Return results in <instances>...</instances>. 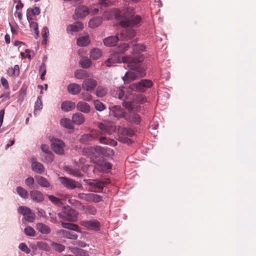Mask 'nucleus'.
<instances>
[{"instance_id": "52", "label": "nucleus", "mask_w": 256, "mask_h": 256, "mask_svg": "<svg viewBox=\"0 0 256 256\" xmlns=\"http://www.w3.org/2000/svg\"><path fill=\"white\" fill-rule=\"evenodd\" d=\"M18 248L23 252H24L26 254H29L30 250L28 248V246L25 243L22 242L19 244Z\"/></svg>"}, {"instance_id": "2", "label": "nucleus", "mask_w": 256, "mask_h": 256, "mask_svg": "<svg viewBox=\"0 0 256 256\" xmlns=\"http://www.w3.org/2000/svg\"><path fill=\"white\" fill-rule=\"evenodd\" d=\"M118 20L120 25L123 28L120 34V38L122 40H128L134 38L136 34L135 30L132 27L138 26L140 24L142 18L140 16L135 14L132 12L128 10L122 16L120 12L116 13V16Z\"/></svg>"}, {"instance_id": "15", "label": "nucleus", "mask_w": 256, "mask_h": 256, "mask_svg": "<svg viewBox=\"0 0 256 256\" xmlns=\"http://www.w3.org/2000/svg\"><path fill=\"white\" fill-rule=\"evenodd\" d=\"M81 224L89 230H98L100 227V222L96 220H83Z\"/></svg>"}, {"instance_id": "53", "label": "nucleus", "mask_w": 256, "mask_h": 256, "mask_svg": "<svg viewBox=\"0 0 256 256\" xmlns=\"http://www.w3.org/2000/svg\"><path fill=\"white\" fill-rule=\"evenodd\" d=\"M42 35L43 38L44 39V40H47V38L49 36V30L47 27L44 26L42 28Z\"/></svg>"}, {"instance_id": "29", "label": "nucleus", "mask_w": 256, "mask_h": 256, "mask_svg": "<svg viewBox=\"0 0 256 256\" xmlns=\"http://www.w3.org/2000/svg\"><path fill=\"white\" fill-rule=\"evenodd\" d=\"M76 107V104L71 101H66L63 102L61 105L62 110L64 112H69L74 109Z\"/></svg>"}, {"instance_id": "40", "label": "nucleus", "mask_w": 256, "mask_h": 256, "mask_svg": "<svg viewBox=\"0 0 256 256\" xmlns=\"http://www.w3.org/2000/svg\"><path fill=\"white\" fill-rule=\"evenodd\" d=\"M94 106L96 110L99 112H102L106 108V106L100 100H94Z\"/></svg>"}, {"instance_id": "57", "label": "nucleus", "mask_w": 256, "mask_h": 256, "mask_svg": "<svg viewBox=\"0 0 256 256\" xmlns=\"http://www.w3.org/2000/svg\"><path fill=\"white\" fill-rule=\"evenodd\" d=\"M28 10H29V12H32V14H33L34 16L38 15L40 12V8L37 6H36L32 9H30V10L28 9Z\"/></svg>"}, {"instance_id": "17", "label": "nucleus", "mask_w": 256, "mask_h": 256, "mask_svg": "<svg viewBox=\"0 0 256 256\" xmlns=\"http://www.w3.org/2000/svg\"><path fill=\"white\" fill-rule=\"evenodd\" d=\"M96 150L98 152L99 154L104 158H108L114 155V150L108 148H102L101 146H98L96 148Z\"/></svg>"}, {"instance_id": "18", "label": "nucleus", "mask_w": 256, "mask_h": 256, "mask_svg": "<svg viewBox=\"0 0 256 256\" xmlns=\"http://www.w3.org/2000/svg\"><path fill=\"white\" fill-rule=\"evenodd\" d=\"M130 93L124 86L119 87L116 90L114 96L123 101L128 98Z\"/></svg>"}, {"instance_id": "9", "label": "nucleus", "mask_w": 256, "mask_h": 256, "mask_svg": "<svg viewBox=\"0 0 256 256\" xmlns=\"http://www.w3.org/2000/svg\"><path fill=\"white\" fill-rule=\"evenodd\" d=\"M78 198L89 202L97 203L102 200V196L92 193H80L78 195Z\"/></svg>"}, {"instance_id": "31", "label": "nucleus", "mask_w": 256, "mask_h": 256, "mask_svg": "<svg viewBox=\"0 0 256 256\" xmlns=\"http://www.w3.org/2000/svg\"><path fill=\"white\" fill-rule=\"evenodd\" d=\"M102 22V18L100 16H96L90 20L88 24L90 28H95L99 26Z\"/></svg>"}, {"instance_id": "25", "label": "nucleus", "mask_w": 256, "mask_h": 256, "mask_svg": "<svg viewBox=\"0 0 256 256\" xmlns=\"http://www.w3.org/2000/svg\"><path fill=\"white\" fill-rule=\"evenodd\" d=\"M36 228L39 232L43 234H50L51 232L50 228L42 222L36 224Z\"/></svg>"}, {"instance_id": "61", "label": "nucleus", "mask_w": 256, "mask_h": 256, "mask_svg": "<svg viewBox=\"0 0 256 256\" xmlns=\"http://www.w3.org/2000/svg\"><path fill=\"white\" fill-rule=\"evenodd\" d=\"M102 167L104 168V170H108L112 169V164L108 162H104L102 164Z\"/></svg>"}, {"instance_id": "44", "label": "nucleus", "mask_w": 256, "mask_h": 256, "mask_svg": "<svg viewBox=\"0 0 256 256\" xmlns=\"http://www.w3.org/2000/svg\"><path fill=\"white\" fill-rule=\"evenodd\" d=\"M80 63L82 67L84 68H90L92 64L91 60L88 58L81 60Z\"/></svg>"}, {"instance_id": "63", "label": "nucleus", "mask_w": 256, "mask_h": 256, "mask_svg": "<svg viewBox=\"0 0 256 256\" xmlns=\"http://www.w3.org/2000/svg\"><path fill=\"white\" fill-rule=\"evenodd\" d=\"M5 42H6L8 44L10 43V36L8 34H6L4 36Z\"/></svg>"}, {"instance_id": "50", "label": "nucleus", "mask_w": 256, "mask_h": 256, "mask_svg": "<svg viewBox=\"0 0 256 256\" xmlns=\"http://www.w3.org/2000/svg\"><path fill=\"white\" fill-rule=\"evenodd\" d=\"M80 98L86 101H90L92 100V96L88 92H83L80 94Z\"/></svg>"}, {"instance_id": "6", "label": "nucleus", "mask_w": 256, "mask_h": 256, "mask_svg": "<svg viewBox=\"0 0 256 256\" xmlns=\"http://www.w3.org/2000/svg\"><path fill=\"white\" fill-rule=\"evenodd\" d=\"M58 214L60 218L68 222H76L78 218V213L69 206H64Z\"/></svg>"}, {"instance_id": "49", "label": "nucleus", "mask_w": 256, "mask_h": 256, "mask_svg": "<svg viewBox=\"0 0 256 256\" xmlns=\"http://www.w3.org/2000/svg\"><path fill=\"white\" fill-rule=\"evenodd\" d=\"M24 232L27 236H32L35 234L34 230L31 226H27L24 228Z\"/></svg>"}, {"instance_id": "43", "label": "nucleus", "mask_w": 256, "mask_h": 256, "mask_svg": "<svg viewBox=\"0 0 256 256\" xmlns=\"http://www.w3.org/2000/svg\"><path fill=\"white\" fill-rule=\"evenodd\" d=\"M25 184L30 189H34L35 188L34 186V180L32 176H29L25 180Z\"/></svg>"}, {"instance_id": "23", "label": "nucleus", "mask_w": 256, "mask_h": 256, "mask_svg": "<svg viewBox=\"0 0 256 256\" xmlns=\"http://www.w3.org/2000/svg\"><path fill=\"white\" fill-rule=\"evenodd\" d=\"M30 196L31 198L37 202H40L44 200V194L37 190H32L30 192Z\"/></svg>"}, {"instance_id": "10", "label": "nucleus", "mask_w": 256, "mask_h": 256, "mask_svg": "<svg viewBox=\"0 0 256 256\" xmlns=\"http://www.w3.org/2000/svg\"><path fill=\"white\" fill-rule=\"evenodd\" d=\"M110 116L117 118H124L126 112L120 106L113 105L109 107Z\"/></svg>"}, {"instance_id": "34", "label": "nucleus", "mask_w": 256, "mask_h": 256, "mask_svg": "<svg viewBox=\"0 0 256 256\" xmlns=\"http://www.w3.org/2000/svg\"><path fill=\"white\" fill-rule=\"evenodd\" d=\"M26 18L28 20V21L29 22L30 30L32 31H36L38 30V24L37 22L33 21V19L32 18H31L29 14V10H27L26 12Z\"/></svg>"}, {"instance_id": "4", "label": "nucleus", "mask_w": 256, "mask_h": 256, "mask_svg": "<svg viewBox=\"0 0 256 256\" xmlns=\"http://www.w3.org/2000/svg\"><path fill=\"white\" fill-rule=\"evenodd\" d=\"M129 48H132V56H136L141 54L140 52L145 50V46L142 44H137V40L136 39L130 42V44L122 43L119 45L116 48V52L120 54H124Z\"/></svg>"}, {"instance_id": "3", "label": "nucleus", "mask_w": 256, "mask_h": 256, "mask_svg": "<svg viewBox=\"0 0 256 256\" xmlns=\"http://www.w3.org/2000/svg\"><path fill=\"white\" fill-rule=\"evenodd\" d=\"M98 127L100 130H92L90 134L81 136L79 139L80 142L84 144H90L94 140H98L102 144L116 146L117 142L108 136L112 134L110 128L103 123H99Z\"/></svg>"}, {"instance_id": "28", "label": "nucleus", "mask_w": 256, "mask_h": 256, "mask_svg": "<svg viewBox=\"0 0 256 256\" xmlns=\"http://www.w3.org/2000/svg\"><path fill=\"white\" fill-rule=\"evenodd\" d=\"M65 170L68 174L72 176L78 178L82 176V174L78 168H74L70 166H66Z\"/></svg>"}, {"instance_id": "59", "label": "nucleus", "mask_w": 256, "mask_h": 256, "mask_svg": "<svg viewBox=\"0 0 256 256\" xmlns=\"http://www.w3.org/2000/svg\"><path fill=\"white\" fill-rule=\"evenodd\" d=\"M49 215L50 216V221L54 224H56L57 222V219L56 214H52L51 212L49 213Z\"/></svg>"}, {"instance_id": "47", "label": "nucleus", "mask_w": 256, "mask_h": 256, "mask_svg": "<svg viewBox=\"0 0 256 256\" xmlns=\"http://www.w3.org/2000/svg\"><path fill=\"white\" fill-rule=\"evenodd\" d=\"M122 132L124 136H132L134 134V132L130 128H124L122 130Z\"/></svg>"}, {"instance_id": "46", "label": "nucleus", "mask_w": 256, "mask_h": 256, "mask_svg": "<svg viewBox=\"0 0 256 256\" xmlns=\"http://www.w3.org/2000/svg\"><path fill=\"white\" fill-rule=\"evenodd\" d=\"M39 72L40 73V79L42 80H44V76L46 74V66L45 64L42 62L39 68Z\"/></svg>"}, {"instance_id": "55", "label": "nucleus", "mask_w": 256, "mask_h": 256, "mask_svg": "<svg viewBox=\"0 0 256 256\" xmlns=\"http://www.w3.org/2000/svg\"><path fill=\"white\" fill-rule=\"evenodd\" d=\"M40 148L42 152L44 153V154H48L52 152L50 150L49 146L46 144H42L40 146Z\"/></svg>"}, {"instance_id": "27", "label": "nucleus", "mask_w": 256, "mask_h": 256, "mask_svg": "<svg viewBox=\"0 0 256 256\" xmlns=\"http://www.w3.org/2000/svg\"><path fill=\"white\" fill-rule=\"evenodd\" d=\"M68 90L69 93L73 95H76L80 92L81 88L79 84L73 83L68 86Z\"/></svg>"}, {"instance_id": "51", "label": "nucleus", "mask_w": 256, "mask_h": 256, "mask_svg": "<svg viewBox=\"0 0 256 256\" xmlns=\"http://www.w3.org/2000/svg\"><path fill=\"white\" fill-rule=\"evenodd\" d=\"M122 105L123 106L126 108V109H128L129 110H132L134 107L132 106V101H126L124 100L122 102Z\"/></svg>"}, {"instance_id": "26", "label": "nucleus", "mask_w": 256, "mask_h": 256, "mask_svg": "<svg viewBox=\"0 0 256 256\" xmlns=\"http://www.w3.org/2000/svg\"><path fill=\"white\" fill-rule=\"evenodd\" d=\"M76 108L78 110L86 114L88 113L90 110V105L84 102H78L76 104Z\"/></svg>"}, {"instance_id": "13", "label": "nucleus", "mask_w": 256, "mask_h": 256, "mask_svg": "<svg viewBox=\"0 0 256 256\" xmlns=\"http://www.w3.org/2000/svg\"><path fill=\"white\" fill-rule=\"evenodd\" d=\"M31 168L33 172L38 174H42L44 172L45 168L44 165L38 162L35 157L30 159Z\"/></svg>"}, {"instance_id": "22", "label": "nucleus", "mask_w": 256, "mask_h": 256, "mask_svg": "<svg viewBox=\"0 0 256 256\" xmlns=\"http://www.w3.org/2000/svg\"><path fill=\"white\" fill-rule=\"evenodd\" d=\"M88 184L91 186L100 190H92V192H100L105 186L106 182L98 180H92L89 182Z\"/></svg>"}, {"instance_id": "48", "label": "nucleus", "mask_w": 256, "mask_h": 256, "mask_svg": "<svg viewBox=\"0 0 256 256\" xmlns=\"http://www.w3.org/2000/svg\"><path fill=\"white\" fill-rule=\"evenodd\" d=\"M37 246L41 250L48 251L50 250L49 246L44 242H38L36 244Z\"/></svg>"}, {"instance_id": "14", "label": "nucleus", "mask_w": 256, "mask_h": 256, "mask_svg": "<svg viewBox=\"0 0 256 256\" xmlns=\"http://www.w3.org/2000/svg\"><path fill=\"white\" fill-rule=\"evenodd\" d=\"M18 212L22 214L27 221L30 222H34V217L30 208L25 206H21L18 208Z\"/></svg>"}, {"instance_id": "16", "label": "nucleus", "mask_w": 256, "mask_h": 256, "mask_svg": "<svg viewBox=\"0 0 256 256\" xmlns=\"http://www.w3.org/2000/svg\"><path fill=\"white\" fill-rule=\"evenodd\" d=\"M97 84L98 83L96 80L91 78H88L84 80L82 86L84 90L88 92L94 90Z\"/></svg>"}, {"instance_id": "42", "label": "nucleus", "mask_w": 256, "mask_h": 256, "mask_svg": "<svg viewBox=\"0 0 256 256\" xmlns=\"http://www.w3.org/2000/svg\"><path fill=\"white\" fill-rule=\"evenodd\" d=\"M51 246L54 250L59 252L64 251L65 248L64 245L54 242H52Z\"/></svg>"}, {"instance_id": "45", "label": "nucleus", "mask_w": 256, "mask_h": 256, "mask_svg": "<svg viewBox=\"0 0 256 256\" xmlns=\"http://www.w3.org/2000/svg\"><path fill=\"white\" fill-rule=\"evenodd\" d=\"M48 198L54 204L60 206L62 204L61 200L53 195H48Z\"/></svg>"}, {"instance_id": "33", "label": "nucleus", "mask_w": 256, "mask_h": 256, "mask_svg": "<svg viewBox=\"0 0 256 256\" xmlns=\"http://www.w3.org/2000/svg\"><path fill=\"white\" fill-rule=\"evenodd\" d=\"M73 124L72 120H70L68 118H63L60 120V125L67 129H73Z\"/></svg>"}, {"instance_id": "11", "label": "nucleus", "mask_w": 256, "mask_h": 256, "mask_svg": "<svg viewBox=\"0 0 256 256\" xmlns=\"http://www.w3.org/2000/svg\"><path fill=\"white\" fill-rule=\"evenodd\" d=\"M90 12V10L87 6L84 5L79 6L76 8L74 14L72 16L74 20L84 18Z\"/></svg>"}, {"instance_id": "36", "label": "nucleus", "mask_w": 256, "mask_h": 256, "mask_svg": "<svg viewBox=\"0 0 256 256\" xmlns=\"http://www.w3.org/2000/svg\"><path fill=\"white\" fill-rule=\"evenodd\" d=\"M108 89L106 88L99 86L96 89V94L98 97L102 98L105 96L108 93Z\"/></svg>"}, {"instance_id": "32", "label": "nucleus", "mask_w": 256, "mask_h": 256, "mask_svg": "<svg viewBox=\"0 0 256 256\" xmlns=\"http://www.w3.org/2000/svg\"><path fill=\"white\" fill-rule=\"evenodd\" d=\"M38 184L42 187L49 188L50 186V182L44 177L40 176H35Z\"/></svg>"}, {"instance_id": "41", "label": "nucleus", "mask_w": 256, "mask_h": 256, "mask_svg": "<svg viewBox=\"0 0 256 256\" xmlns=\"http://www.w3.org/2000/svg\"><path fill=\"white\" fill-rule=\"evenodd\" d=\"M43 158L42 160L47 164H50L54 160V156L52 152L46 154H43L42 156Z\"/></svg>"}, {"instance_id": "35", "label": "nucleus", "mask_w": 256, "mask_h": 256, "mask_svg": "<svg viewBox=\"0 0 256 256\" xmlns=\"http://www.w3.org/2000/svg\"><path fill=\"white\" fill-rule=\"evenodd\" d=\"M81 210L86 214L91 215H95L97 212L96 208L91 205L82 206Z\"/></svg>"}, {"instance_id": "8", "label": "nucleus", "mask_w": 256, "mask_h": 256, "mask_svg": "<svg viewBox=\"0 0 256 256\" xmlns=\"http://www.w3.org/2000/svg\"><path fill=\"white\" fill-rule=\"evenodd\" d=\"M152 86V82L149 80H142L140 82H134L130 85L129 88L132 90L138 92H144Z\"/></svg>"}, {"instance_id": "54", "label": "nucleus", "mask_w": 256, "mask_h": 256, "mask_svg": "<svg viewBox=\"0 0 256 256\" xmlns=\"http://www.w3.org/2000/svg\"><path fill=\"white\" fill-rule=\"evenodd\" d=\"M85 74V72L82 70H77L74 72V76L78 79H82Z\"/></svg>"}, {"instance_id": "39", "label": "nucleus", "mask_w": 256, "mask_h": 256, "mask_svg": "<svg viewBox=\"0 0 256 256\" xmlns=\"http://www.w3.org/2000/svg\"><path fill=\"white\" fill-rule=\"evenodd\" d=\"M89 42V38L88 36L80 37L76 40L77 44L80 46H87Z\"/></svg>"}, {"instance_id": "1", "label": "nucleus", "mask_w": 256, "mask_h": 256, "mask_svg": "<svg viewBox=\"0 0 256 256\" xmlns=\"http://www.w3.org/2000/svg\"><path fill=\"white\" fill-rule=\"evenodd\" d=\"M144 59V58L142 54H138V57L136 56H133L121 58L120 54L115 51L106 60L105 63L106 66L108 67L117 63H120L122 62L126 63L127 66L130 70H133V72H127L122 78L124 83L127 84L135 80L138 76L142 77L145 76V70L142 66V64Z\"/></svg>"}, {"instance_id": "64", "label": "nucleus", "mask_w": 256, "mask_h": 256, "mask_svg": "<svg viewBox=\"0 0 256 256\" xmlns=\"http://www.w3.org/2000/svg\"><path fill=\"white\" fill-rule=\"evenodd\" d=\"M18 3L16 6V8L18 10L20 8H22L24 6V4L22 3L20 0H18Z\"/></svg>"}, {"instance_id": "30", "label": "nucleus", "mask_w": 256, "mask_h": 256, "mask_svg": "<svg viewBox=\"0 0 256 256\" xmlns=\"http://www.w3.org/2000/svg\"><path fill=\"white\" fill-rule=\"evenodd\" d=\"M102 56V51L98 48H92L90 52V57L92 60H97Z\"/></svg>"}, {"instance_id": "24", "label": "nucleus", "mask_w": 256, "mask_h": 256, "mask_svg": "<svg viewBox=\"0 0 256 256\" xmlns=\"http://www.w3.org/2000/svg\"><path fill=\"white\" fill-rule=\"evenodd\" d=\"M85 120L84 116L83 114L80 112H76L72 116V121L74 124L77 125L82 124Z\"/></svg>"}, {"instance_id": "62", "label": "nucleus", "mask_w": 256, "mask_h": 256, "mask_svg": "<svg viewBox=\"0 0 256 256\" xmlns=\"http://www.w3.org/2000/svg\"><path fill=\"white\" fill-rule=\"evenodd\" d=\"M4 115V109H2L0 110V128L2 126Z\"/></svg>"}, {"instance_id": "58", "label": "nucleus", "mask_w": 256, "mask_h": 256, "mask_svg": "<svg viewBox=\"0 0 256 256\" xmlns=\"http://www.w3.org/2000/svg\"><path fill=\"white\" fill-rule=\"evenodd\" d=\"M99 4L102 6L108 7L111 5L112 2L110 0H99Z\"/></svg>"}, {"instance_id": "5", "label": "nucleus", "mask_w": 256, "mask_h": 256, "mask_svg": "<svg viewBox=\"0 0 256 256\" xmlns=\"http://www.w3.org/2000/svg\"><path fill=\"white\" fill-rule=\"evenodd\" d=\"M62 226L68 230H60L59 233L62 236L70 240H76L78 238V235L76 232H80V228L76 224L62 222Z\"/></svg>"}, {"instance_id": "38", "label": "nucleus", "mask_w": 256, "mask_h": 256, "mask_svg": "<svg viewBox=\"0 0 256 256\" xmlns=\"http://www.w3.org/2000/svg\"><path fill=\"white\" fill-rule=\"evenodd\" d=\"M18 194L22 198L27 199L28 198V193L24 188L18 186L16 188Z\"/></svg>"}, {"instance_id": "21", "label": "nucleus", "mask_w": 256, "mask_h": 256, "mask_svg": "<svg viewBox=\"0 0 256 256\" xmlns=\"http://www.w3.org/2000/svg\"><path fill=\"white\" fill-rule=\"evenodd\" d=\"M120 39L117 35L110 36L104 40V44L106 46H114Z\"/></svg>"}, {"instance_id": "56", "label": "nucleus", "mask_w": 256, "mask_h": 256, "mask_svg": "<svg viewBox=\"0 0 256 256\" xmlns=\"http://www.w3.org/2000/svg\"><path fill=\"white\" fill-rule=\"evenodd\" d=\"M11 72L12 76H18L20 74L19 66L16 64L14 66V68H11Z\"/></svg>"}, {"instance_id": "60", "label": "nucleus", "mask_w": 256, "mask_h": 256, "mask_svg": "<svg viewBox=\"0 0 256 256\" xmlns=\"http://www.w3.org/2000/svg\"><path fill=\"white\" fill-rule=\"evenodd\" d=\"M1 83L2 85L6 88H9L8 84V80L6 78L4 77H2L0 80Z\"/></svg>"}, {"instance_id": "20", "label": "nucleus", "mask_w": 256, "mask_h": 256, "mask_svg": "<svg viewBox=\"0 0 256 256\" xmlns=\"http://www.w3.org/2000/svg\"><path fill=\"white\" fill-rule=\"evenodd\" d=\"M83 28V24L81 22H78L74 24L68 25L66 28V32L68 34H72L74 32L82 30Z\"/></svg>"}, {"instance_id": "7", "label": "nucleus", "mask_w": 256, "mask_h": 256, "mask_svg": "<svg viewBox=\"0 0 256 256\" xmlns=\"http://www.w3.org/2000/svg\"><path fill=\"white\" fill-rule=\"evenodd\" d=\"M50 142L52 149L56 154L60 156L64 154L66 145L64 141L60 138H52Z\"/></svg>"}, {"instance_id": "37", "label": "nucleus", "mask_w": 256, "mask_h": 256, "mask_svg": "<svg viewBox=\"0 0 256 256\" xmlns=\"http://www.w3.org/2000/svg\"><path fill=\"white\" fill-rule=\"evenodd\" d=\"M42 108V96H38L37 98L36 101L35 102L34 104V116H36L38 112Z\"/></svg>"}, {"instance_id": "12", "label": "nucleus", "mask_w": 256, "mask_h": 256, "mask_svg": "<svg viewBox=\"0 0 256 256\" xmlns=\"http://www.w3.org/2000/svg\"><path fill=\"white\" fill-rule=\"evenodd\" d=\"M58 180L64 187L68 190H74L77 187L76 181L68 177L60 176Z\"/></svg>"}, {"instance_id": "19", "label": "nucleus", "mask_w": 256, "mask_h": 256, "mask_svg": "<svg viewBox=\"0 0 256 256\" xmlns=\"http://www.w3.org/2000/svg\"><path fill=\"white\" fill-rule=\"evenodd\" d=\"M124 119L128 122L135 124H140L141 120L140 117L138 114L132 112L126 114Z\"/></svg>"}]
</instances>
